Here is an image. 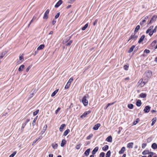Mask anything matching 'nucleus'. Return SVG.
<instances>
[{"mask_svg":"<svg viewBox=\"0 0 157 157\" xmlns=\"http://www.w3.org/2000/svg\"><path fill=\"white\" fill-rule=\"evenodd\" d=\"M142 78L140 79L138 82V84L141 87L144 86V85L147 82V80L146 81H143Z\"/></svg>","mask_w":157,"mask_h":157,"instance_id":"1","label":"nucleus"},{"mask_svg":"<svg viewBox=\"0 0 157 157\" xmlns=\"http://www.w3.org/2000/svg\"><path fill=\"white\" fill-rule=\"evenodd\" d=\"M157 18V16L156 15H154L152 16V18H151V20L147 25H149L153 22H155Z\"/></svg>","mask_w":157,"mask_h":157,"instance_id":"2","label":"nucleus"},{"mask_svg":"<svg viewBox=\"0 0 157 157\" xmlns=\"http://www.w3.org/2000/svg\"><path fill=\"white\" fill-rule=\"evenodd\" d=\"M82 102L85 106L87 105L88 104V101L86 99V96H84L82 98Z\"/></svg>","mask_w":157,"mask_h":157,"instance_id":"3","label":"nucleus"},{"mask_svg":"<svg viewBox=\"0 0 157 157\" xmlns=\"http://www.w3.org/2000/svg\"><path fill=\"white\" fill-rule=\"evenodd\" d=\"M49 12V10L47 9L44 13L43 18L44 19H47L48 18V14Z\"/></svg>","mask_w":157,"mask_h":157,"instance_id":"4","label":"nucleus"},{"mask_svg":"<svg viewBox=\"0 0 157 157\" xmlns=\"http://www.w3.org/2000/svg\"><path fill=\"white\" fill-rule=\"evenodd\" d=\"M91 112V110H89L87 111H86L80 116V118H82L83 117H86L88 114L90 113Z\"/></svg>","mask_w":157,"mask_h":157,"instance_id":"5","label":"nucleus"},{"mask_svg":"<svg viewBox=\"0 0 157 157\" xmlns=\"http://www.w3.org/2000/svg\"><path fill=\"white\" fill-rule=\"evenodd\" d=\"M137 36L135 35V33L132 34L131 36L129 37V38L128 40V42L129 40H130L131 39H134V40H136L137 38Z\"/></svg>","mask_w":157,"mask_h":157,"instance_id":"6","label":"nucleus"},{"mask_svg":"<svg viewBox=\"0 0 157 157\" xmlns=\"http://www.w3.org/2000/svg\"><path fill=\"white\" fill-rule=\"evenodd\" d=\"M24 54H22L21 55H20L19 57V61L17 62L18 64L21 63L24 60Z\"/></svg>","mask_w":157,"mask_h":157,"instance_id":"7","label":"nucleus"},{"mask_svg":"<svg viewBox=\"0 0 157 157\" xmlns=\"http://www.w3.org/2000/svg\"><path fill=\"white\" fill-rule=\"evenodd\" d=\"M62 3L63 1L59 0L55 6V7L56 8L58 7Z\"/></svg>","mask_w":157,"mask_h":157,"instance_id":"8","label":"nucleus"},{"mask_svg":"<svg viewBox=\"0 0 157 157\" xmlns=\"http://www.w3.org/2000/svg\"><path fill=\"white\" fill-rule=\"evenodd\" d=\"M150 108L151 107L150 106H147L145 107L144 111L145 113H147L150 111Z\"/></svg>","mask_w":157,"mask_h":157,"instance_id":"9","label":"nucleus"},{"mask_svg":"<svg viewBox=\"0 0 157 157\" xmlns=\"http://www.w3.org/2000/svg\"><path fill=\"white\" fill-rule=\"evenodd\" d=\"M146 74L147 78H151L152 75V72L150 71H147Z\"/></svg>","mask_w":157,"mask_h":157,"instance_id":"10","label":"nucleus"},{"mask_svg":"<svg viewBox=\"0 0 157 157\" xmlns=\"http://www.w3.org/2000/svg\"><path fill=\"white\" fill-rule=\"evenodd\" d=\"M148 18V17L147 16L144 18L145 19L143 20L142 21H141L140 23V24L141 25H144V23L146 22V21L145 19H147Z\"/></svg>","mask_w":157,"mask_h":157,"instance_id":"11","label":"nucleus"},{"mask_svg":"<svg viewBox=\"0 0 157 157\" xmlns=\"http://www.w3.org/2000/svg\"><path fill=\"white\" fill-rule=\"evenodd\" d=\"M100 124L99 123H98L96 124L93 127V129L94 130H97L98 129V128L100 127Z\"/></svg>","mask_w":157,"mask_h":157,"instance_id":"12","label":"nucleus"},{"mask_svg":"<svg viewBox=\"0 0 157 157\" xmlns=\"http://www.w3.org/2000/svg\"><path fill=\"white\" fill-rule=\"evenodd\" d=\"M7 52L6 51H5L4 52H2L0 54V59L2 58L7 53Z\"/></svg>","mask_w":157,"mask_h":157,"instance_id":"13","label":"nucleus"},{"mask_svg":"<svg viewBox=\"0 0 157 157\" xmlns=\"http://www.w3.org/2000/svg\"><path fill=\"white\" fill-rule=\"evenodd\" d=\"M99 148L98 147H95L92 152V154L93 155H95V154L98 151V150Z\"/></svg>","mask_w":157,"mask_h":157,"instance_id":"14","label":"nucleus"},{"mask_svg":"<svg viewBox=\"0 0 157 157\" xmlns=\"http://www.w3.org/2000/svg\"><path fill=\"white\" fill-rule=\"evenodd\" d=\"M125 148L124 147H122L121 150L119 151V153L120 154H121L124 153V151H125Z\"/></svg>","mask_w":157,"mask_h":157,"instance_id":"15","label":"nucleus"},{"mask_svg":"<svg viewBox=\"0 0 157 157\" xmlns=\"http://www.w3.org/2000/svg\"><path fill=\"white\" fill-rule=\"evenodd\" d=\"M153 26L152 25L150 26L148 29H147V30L146 31V33H148L149 34V33H150V32H152L151 30L153 29Z\"/></svg>","mask_w":157,"mask_h":157,"instance_id":"16","label":"nucleus"},{"mask_svg":"<svg viewBox=\"0 0 157 157\" xmlns=\"http://www.w3.org/2000/svg\"><path fill=\"white\" fill-rule=\"evenodd\" d=\"M66 126V125L65 124H62L60 126L59 130L60 132H62L63 131V128Z\"/></svg>","mask_w":157,"mask_h":157,"instance_id":"17","label":"nucleus"},{"mask_svg":"<svg viewBox=\"0 0 157 157\" xmlns=\"http://www.w3.org/2000/svg\"><path fill=\"white\" fill-rule=\"evenodd\" d=\"M106 140L108 142H111L112 141V138L111 136H109L106 139Z\"/></svg>","mask_w":157,"mask_h":157,"instance_id":"18","label":"nucleus"},{"mask_svg":"<svg viewBox=\"0 0 157 157\" xmlns=\"http://www.w3.org/2000/svg\"><path fill=\"white\" fill-rule=\"evenodd\" d=\"M133 143L132 142H131L128 143L127 145V147L129 148H132L133 147Z\"/></svg>","mask_w":157,"mask_h":157,"instance_id":"19","label":"nucleus"},{"mask_svg":"<svg viewBox=\"0 0 157 157\" xmlns=\"http://www.w3.org/2000/svg\"><path fill=\"white\" fill-rule=\"evenodd\" d=\"M90 149V148L88 149L84 153V154L86 156H88L89 154Z\"/></svg>","mask_w":157,"mask_h":157,"instance_id":"20","label":"nucleus"},{"mask_svg":"<svg viewBox=\"0 0 157 157\" xmlns=\"http://www.w3.org/2000/svg\"><path fill=\"white\" fill-rule=\"evenodd\" d=\"M145 36L144 35H143L141 36V37L140 38V40L138 41V43H140L141 42L143 41V40H144V38H145Z\"/></svg>","mask_w":157,"mask_h":157,"instance_id":"21","label":"nucleus"},{"mask_svg":"<svg viewBox=\"0 0 157 157\" xmlns=\"http://www.w3.org/2000/svg\"><path fill=\"white\" fill-rule=\"evenodd\" d=\"M141 101L140 100H138L136 103V105L138 107H140L141 105Z\"/></svg>","mask_w":157,"mask_h":157,"instance_id":"22","label":"nucleus"},{"mask_svg":"<svg viewBox=\"0 0 157 157\" xmlns=\"http://www.w3.org/2000/svg\"><path fill=\"white\" fill-rule=\"evenodd\" d=\"M45 46L44 44H41L37 48V49L38 50H42L44 48Z\"/></svg>","mask_w":157,"mask_h":157,"instance_id":"23","label":"nucleus"},{"mask_svg":"<svg viewBox=\"0 0 157 157\" xmlns=\"http://www.w3.org/2000/svg\"><path fill=\"white\" fill-rule=\"evenodd\" d=\"M24 68H25L24 65L23 64H22L19 68L18 71L20 72L22 71V69H23Z\"/></svg>","mask_w":157,"mask_h":157,"instance_id":"24","label":"nucleus"},{"mask_svg":"<svg viewBox=\"0 0 157 157\" xmlns=\"http://www.w3.org/2000/svg\"><path fill=\"white\" fill-rule=\"evenodd\" d=\"M66 143V141L65 139H63L62 140L61 143V146L63 147Z\"/></svg>","mask_w":157,"mask_h":157,"instance_id":"25","label":"nucleus"},{"mask_svg":"<svg viewBox=\"0 0 157 157\" xmlns=\"http://www.w3.org/2000/svg\"><path fill=\"white\" fill-rule=\"evenodd\" d=\"M156 30L157 29L155 28L152 31V32H150V33H149V35L150 36H151L153 33H155L156 32Z\"/></svg>","mask_w":157,"mask_h":157,"instance_id":"26","label":"nucleus"},{"mask_svg":"<svg viewBox=\"0 0 157 157\" xmlns=\"http://www.w3.org/2000/svg\"><path fill=\"white\" fill-rule=\"evenodd\" d=\"M52 146L54 149H56L58 147V145L56 143H54L52 144Z\"/></svg>","mask_w":157,"mask_h":157,"instance_id":"27","label":"nucleus"},{"mask_svg":"<svg viewBox=\"0 0 157 157\" xmlns=\"http://www.w3.org/2000/svg\"><path fill=\"white\" fill-rule=\"evenodd\" d=\"M135 45L132 46V47L129 49V50L128 51V52L130 53V52H132L133 51V49L135 48Z\"/></svg>","mask_w":157,"mask_h":157,"instance_id":"28","label":"nucleus"},{"mask_svg":"<svg viewBox=\"0 0 157 157\" xmlns=\"http://www.w3.org/2000/svg\"><path fill=\"white\" fill-rule=\"evenodd\" d=\"M151 147L154 149L157 148V144L155 143H153L151 145Z\"/></svg>","mask_w":157,"mask_h":157,"instance_id":"29","label":"nucleus"},{"mask_svg":"<svg viewBox=\"0 0 157 157\" xmlns=\"http://www.w3.org/2000/svg\"><path fill=\"white\" fill-rule=\"evenodd\" d=\"M70 132V130L68 129H67L66 131H65L63 134V135L64 136H66Z\"/></svg>","mask_w":157,"mask_h":157,"instance_id":"30","label":"nucleus"},{"mask_svg":"<svg viewBox=\"0 0 157 157\" xmlns=\"http://www.w3.org/2000/svg\"><path fill=\"white\" fill-rule=\"evenodd\" d=\"M147 94L146 93H142L140 95V97L142 98H145L146 97Z\"/></svg>","mask_w":157,"mask_h":157,"instance_id":"31","label":"nucleus"},{"mask_svg":"<svg viewBox=\"0 0 157 157\" xmlns=\"http://www.w3.org/2000/svg\"><path fill=\"white\" fill-rule=\"evenodd\" d=\"M59 89H58L56 90L54 92H53V93L51 94V96L53 97L56 94V93L58 92L59 91Z\"/></svg>","mask_w":157,"mask_h":157,"instance_id":"32","label":"nucleus"},{"mask_svg":"<svg viewBox=\"0 0 157 157\" xmlns=\"http://www.w3.org/2000/svg\"><path fill=\"white\" fill-rule=\"evenodd\" d=\"M109 148V146L107 145H106L103 147L102 149L104 151H106Z\"/></svg>","mask_w":157,"mask_h":157,"instance_id":"33","label":"nucleus"},{"mask_svg":"<svg viewBox=\"0 0 157 157\" xmlns=\"http://www.w3.org/2000/svg\"><path fill=\"white\" fill-rule=\"evenodd\" d=\"M140 121V119L139 118H138L136 119V121H134L133 122V125H135L136 124Z\"/></svg>","mask_w":157,"mask_h":157,"instance_id":"34","label":"nucleus"},{"mask_svg":"<svg viewBox=\"0 0 157 157\" xmlns=\"http://www.w3.org/2000/svg\"><path fill=\"white\" fill-rule=\"evenodd\" d=\"M88 23H86L83 27L82 28V30L83 31L85 30L88 27Z\"/></svg>","mask_w":157,"mask_h":157,"instance_id":"35","label":"nucleus"},{"mask_svg":"<svg viewBox=\"0 0 157 157\" xmlns=\"http://www.w3.org/2000/svg\"><path fill=\"white\" fill-rule=\"evenodd\" d=\"M37 116H36L33 120V122L32 123V125L33 126H35V125L36 122L37 118Z\"/></svg>","mask_w":157,"mask_h":157,"instance_id":"36","label":"nucleus"},{"mask_svg":"<svg viewBox=\"0 0 157 157\" xmlns=\"http://www.w3.org/2000/svg\"><path fill=\"white\" fill-rule=\"evenodd\" d=\"M111 155V151H109L107 152L106 155V157H110Z\"/></svg>","mask_w":157,"mask_h":157,"instance_id":"37","label":"nucleus"},{"mask_svg":"<svg viewBox=\"0 0 157 157\" xmlns=\"http://www.w3.org/2000/svg\"><path fill=\"white\" fill-rule=\"evenodd\" d=\"M140 26L139 25H137L135 29L134 32H137L138 30L140 29Z\"/></svg>","mask_w":157,"mask_h":157,"instance_id":"38","label":"nucleus"},{"mask_svg":"<svg viewBox=\"0 0 157 157\" xmlns=\"http://www.w3.org/2000/svg\"><path fill=\"white\" fill-rule=\"evenodd\" d=\"M149 153V151L148 150H145L142 153V154L143 155H145L147 154H148Z\"/></svg>","mask_w":157,"mask_h":157,"instance_id":"39","label":"nucleus"},{"mask_svg":"<svg viewBox=\"0 0 157 157\" xmlns=\"http://www.w3.org/2000/svg\"><path fill=\"white\" fill-rule=\"evenodd\" d=\"M128 108L130 109H132L133 108V105L132 104H129L128 105Z\"/></svg>","mask_w":157,"mask_h":157,"instance_id":"40","label":"nucleus"},{"mask_svg":"<svg viewBox=\"0 0 157 157\" xmlns=\"http://www.w3.org/2000/svg\"><path fill=\"white\" fill-rule=\"evenodd\" d=\"M26 124H25V123H23L21 127V130L22 131H23L24 130V129L25 127V126L26 125Z\"/></svg>","mask_w":157,"mask_h":157,"instance_id":"41","label":"nucleus"},{"mask_svg":"<svg viewBox=\"0 0 157 157\" xmlns=\"http://www.w3.org/2000/svg\"><path fill=\"white\" fill-rule=\"evenodd\" d=\"M81 145L82 144H79L76 145L75 147L76 148L77 150L79 149L80 148Z\"/></svg>","mask_w":157,"mask_h":157,"instance_id":"42","label":"nucleus"},{"mask_svg":"<svg viewBox=\"0 0 157 157\" xmlns=\"http://www.w3.org/2000/svg\"><path fill=\"white\" fill-rule=\"evenodd\" d=\"M16 153L17 151H14L12 154L10 155L9 157H13L16 154Z\"/></svg>","mask_w":157,"mask_h":157,"instance_id":"43","label":"nucleus"},{"mask_svg":"<svg viewBox=\"0 0 157 157\" xmlns=\"http://www.w3.org/2000/svg\"><path fill=\"white\" fill-rule=\"evenodd\" d=\"M39 110L37 109V110L36 111L34 112L33 113V116H35L39 112Z\"/></svg>","mask_w":157,"mask_h":157,"instance_id":"44","label":"nucleus"},{"mask_svg":"<svg viewBox=\"0 0 157 157\" xmlns=\"http://www.w3.org/2000/svg\"><path fill=\"white\" fill-rule=\"evenodd\" d=\"M157 41L156 40H154L151 43V45L153 47L154 46L155 44H156Z\"/></svg>","mask_w":157,"mask_h":157,"instance_id":"45","label":"nucleus"},{"mask_svg":"<svg viewBox=\"0 0 157 157\" xmlns=\"http://www.w3.org/2000/svg\"><path fill=\"white\" fill-rule=\"evenodd\" d=\"M73 78L72 77H71V78H70V79H69V80H68V81L67 82L69 84H71V83L72 82V81H73Z\"/></svg>","mask_w":157,"mask_h":157,"instance_id":"46","label":"nucleus"},{"mask_svg":"<svg viewBox=\"0 0 157 157\" xmlns=\"http://www.w3.org/2000/svg\"><path fill=\"white\" fill-rule=\"evenodd\" d=\"M93 135L92 134H90L89 136H87L86 137L87 140H90L93 136Z\"/></svg>","mask_w":157,"mask_h":157,"instance_id":"47","label":"nucleus"},{"mask_svg":"<svg viewBox=\"0 0 157 157\" xmlns=\"http://www.w3.org/2000/svg\"><path fill=\"white\" fill-rule=\"evenodd\" d=\"M129 67L127 65H124V70L127 71L128 70Z\"/></svg>","mask_w":157,"mask_h":157,"instance_id":"48","label":"nucleus"},{"mask_svg":"<svg viewBox=\"0 0 157 157\" xmlns=\"http://www.w3.org/2000/svg\"><path fill=\"white\" fill-rule=\"evenodd\" d=\"M105 155V153L103 152H102L100 154L99 157H104Z\"/></svg>","mask_w":157,"mask_h":157,"instance_id":"49","label":"nucleus"},{"mask_svg":"<svg viewBox=\"0 0 157 157\" xmlns=\"http://www.w3.org/2000/svg\"><path fill=\"white\" fill-rule=\"evenodd\" d=\"M70 85V84H69L68 83H67L65 87V89H68L69 88Z\"/></svg>","mask_w":157,"mask_h":157,"instance_id":"50","label":"nucleus"},{"mask_svg":"<svg viewBox=\"0 0 157 157\" xmlns=\"http://www.w3.org/2000/svg\"><path fill=\"white\" fill-rule=\"evenodd\" d=\"M72 40H71L69 41V42L66 44V45L67 46H69L72 44Z\"/></svg>","mask_w":157,"mask_h":157,"instance_id":"51","label":"nucleus"},{"mask_svg":"<svg viewBox=\"0 0 157 157\" xmlns=\"http://www.w3.org/2000/svg\"><path fill=\"white\" fill-rule=\"evenodd\" d=\"M60 108L59 107L55 111V113L56 114H57L58 112L60 111Z\"/></svg>","mask_w":157,"mask_h":157,"instance_id":"52","label":"nucleus"},{"mask_svg":"<svg viewBox=\"0 0 157 157\" xmlns=\"http://www.w3.org/2000/svg\"><path fill=\"white\" fill-rule=\"evenodd\" d=\"M144 52L147 54L150 53V51L148 49H146L144 50Z\"/></svg>","mask_w":157,"mask_h":157,"instance_id":"53","label":"nucleus"},{"mask_svg":"<svg viewBox=\"0 0 157 157\" xmlns=\"http://www.w3.org/2000/svg\"><path fill=\"white\" fill-rule=\"evenodd\" d=\"M32 67L31 65L29 66L27 68L26 70V71L27 72H28L29 70Z\"/></svg>","mask_w":157,"mask_h":157,"instance_id":"54","label":"nucleus"},{"mask_svg":"<svg viewBox=\"0 0 157 157\" xmlns=\"http://www.w3.org/2000/svg\"><path fill=\"white\" fill-rule=\"evenodd\" d=\"M146 145L147 144H146L143 143L142 145V147L143 148H145Z\"/></svg>","mask_w":157,"mask_h":157,"instance_id":"55","label":"nucleus"},{"mask_svg":"<svg viewBox=\"0 0 157 157\" xmlns=\"http://www.w3.org/2000/svg\"><path fill=\"white\" fill-rule=\"evenodd\" d=\"M59 15H60L59 12V13H57V14L56 15V16H55V19L59 17Z\"/></svg>","mask_w":157,"mask_h":157,"instance_id":"56","label":"nucleus"},{"mask_svg":"<svg viewBox=\"0 0 157 157\" xmlns=\"http://www.w3.org/2000/svg\"><path fill=\"white\" fill-rule=\"evenodd\" d=\"M98 21V20L97 19H96L94 21V22L93 23V25L94 26H95L97 24V22Z\"/></svg>","mask_w":157,"mask_h":157,"instance_id":"57","label":"nucleus"},{"mask_svg":"<svg viewBox=\"0 0 157 157\" xmlns=\"http://www.w3.org/2000/svg\"><path fill=\"white\" fill-rule=\"evenodd\" d=\"M148 154H150L149 156H151V157H152V156L154 154V153L152 152H149Z\"/></svg>","mask_w":157,"mask_h":157,"instance_id":"58","label":"nucleus"},{"mask_svg":"<svg viewBox=\"0 0 157 157\" xmlns=\"http://www.w3.org/2000/svg\"><path fill=\"white\" fill-rule=\"evenodd\" d=\"M115 102H115H113L112 103H108V104H107V107H109V106L111 105H113V104H114V103Z\"/></svg>","mask_w":157,"mask_h":157,"instance_id":"59","label":"nucleus"},{"mask_svg":"<svg viewBox=\"0 0 157 157\" xmlns=\"http://www.w3.org/2000/svg\"><path fill=\"white\" fill-rule=\"evenodd\" d=\"M76 0H69L68 2L69 3H73Z\"/></svg>","mask_w":157,"mask_h":157,"instance_id":"60","label":"nucleus"},{"mask_svg":"<svg viewBox=\"0 0 157 157\" xmlns=\"http://www.w3.org/2000/svg\"><path fill=\"white\" fill-rule=\"evenodd\" d=\"M156 121V118L155 117L153 118L152 120V121L153 122L155 123Z\"/></svg>","mask_w":157,"mask_h":157,"instance_id":"61","label":"nucleus"},{"mask_svg":"<svg viewBox=\"0 0 157 157\" xmlns=\"http://www.w3.org/2000/svg\"><path fill=\"white\" fill-rule=\"evenodd\" d=\"M30 121V119H27L25 122L24 123L25 124H27L29 122V121Z\"/></svg>","mask_w":157,"mask_h":157,"instance_id":"62","label":"nucleus"},{"mask_svg":"<svg viewBox=\"0 0 157 157\" xmlns=\"http://www.w3.org/2000/svg\"><path fill=\"white\" fill-rule=\"evenodd\" d=\"M34 21V20H33V19H32V20L30 22H29V24L28 25V27H29L30 25V24H31V23Z\"/></svg>","mask_w":157,"mask_h":157,"instance_id":"63","label":"nucleus"},{"mask_svg":"<svg viewBox=\"0 0 157 157\" xmlns=\"http://www.w3.org/2000/svg\"><path fill=\"white\" fill-rule=\"evenodd\" d=\"M56 22V21L54 19L52 22V24L53 25H54Z\"/></svg>","mask_w":157,"mask_h":157,"instance_id":"64","label":"nucleus"}]
</instances>
